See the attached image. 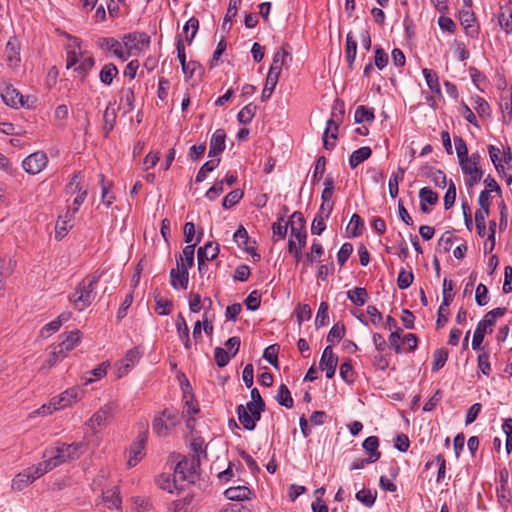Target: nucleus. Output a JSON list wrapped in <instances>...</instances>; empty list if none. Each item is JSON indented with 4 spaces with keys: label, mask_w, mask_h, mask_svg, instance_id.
<instances>
[{
    "label": "nucleus",
    "mask_w": 512,
    "mask_h": 512,
    "mask_svg": "<svg viewBox=\"0 0 512 512\" xmlns=\"http://www.w3.org/2000/svg\"><path fill=\"white\" fill-rule=\"evenodd\" d=\"M99 281V276L94 274L84 278L76 287L74 293L69 297L74 307L78 311H83L95 299V288Z\"/></svg>",
    "instance_id": "1"
},
{
    "label": "nucleus",
    "mask_w": 512,
    "mask_h": 512,
    "mask_svg": "<svg viewBox=\"0 0 512 512\" xmlns=\"http://www.w3.org/2000/svg\"><path fill=\"white\" fill-rule=\"evenodd\" d=\"M178 422V411L176 409L166 408L155 415L152 421V430L157 436L165 437Z\"/></svg>",
    "instance_id": "2"
},
{
    "label": "nucleus",
    "mask_w": 512,
    "mask_h": 512,
    "mask_svg": "<svg viewBox=\"0 0 512 512\" xmlns=\"http://www.w3.org/2000/svg\"><path fill=\"white\" fill-rule=\"evenodd\" d=\"M127 59L130 56H137L149 47L150 36L144 32H132L122 37Z\"/></svg>",
    "instance_id": "3"
},
{
    "label": "nucleus",
    "mask_w": 512,
    "mask_h": 512,
    "mask_svg": "<svg viewBox=\"0 0 512 512\" xmlns=\"http://www.w3.org/2000/svg\"><path fill=\"white\" fill-rule=\"evenodd\" d=\"M200 459L195 456L183 457L176 465L174 473L175 477L181 482L194 483L198 478V468Z\"/></svg>",
    "instance_id": "4"
},
{
    "label": "nucleus",
    "mask_w": 512,
    "mask_h": 512,
    "mask_svg": "<svg viewBox=\"0 0 512 512\" xmlns=\"http://www.w3.org/2000/svg\"><path fill=\"white\" fill-rule=\"evenodd\" d=\"M344 118V109L340 105L339 113L333 111L331 118L327 121L326 128L323 133V145L325 149L332 150L335 147V140L338 136L339 125Z\"/></svg>",
    "instance_id": "5"
},
{
    "label": "nucleus",
    "mask_w": 512,
    "mask_h": 512,
    "mask_svg": "<svg viewBox=\"0 0 512 512\" xmlns=\"http://www.w3.org/2000/svg\"><path fill=\"white\" fill-rule=\"evenodd\" d=\"M479 162L480 155L477 153H473L469 158L459 161L463 173L468 176L466 180V185L468 187H472L477 184L483 176V171L480 169Z\"/></svg>",
    "instance_id": "6"
},
{
    "label": "nucleus",
    "mask_w": 512,
    "mask_h": 512,
    "mask_svg": "<svg viewBox=\"0 0 512 512\" xmlns=\"http://www.w3.org/2000/svg\"><path fill=\"white\" fill-rule=\"evenodd\" d=\"M48 164V157L43 151H36L30 155H28L22 161L23 169L31 174L36 175L40 173Z\"/></svg>",
    "instance_id": "7"
},
{
    "label": "nucleus",
    "mask_w": 512,
    "mask_h": 512,
    "mask_svg": "<svg viewBox=\"0 0 512 512\" xmlns=\"http://www.w3.org/2000/svg\"><path fill=\"white\" fill-rule=\"evenodd\" d=\"M97 46L105 53H112L114 56L122 61L127 60L123 42L121 43L113 37H101L97 39Z\"/></svg>",
    "instance_id": "8"
},
{
    "label": "nucleus",
    "mask_w": 512,
    "mask_h": 512,
    "mask_svg": "<svg viewBox=\"0 0 512 512\" xmlns=\"http://www.w3.org/2000/svg\"><path fill=\"white\" fill-rule=\"evenodd\" d=\"M116 405L113 403L105 404L98 411H96L90 418L88 425L92 429L97 427H105L110 423V419L115 412Z\"/></svg>",
    "instance_id": "9"
},
{
    "label": "nucleus",
    "mask_w": 512,
    "mask_h": 512,
    "mask_svg": "<svg viewBox=\"0 0 512 512\" xmlns=\"http://www.w3.org/2000/svg\"><path fill=\"white\" fill-rule=\"evenodd\" d=\"M147 442V432L140 433L137 439L131 444L129 449V458L127 465L134 467L143 458L145 445Z\"/></svg>",
    "instance_id": "10"
},
{
    "label": "nucleus",
    "mask_w": 512,
    "mask_h": 512,
    "mask_svg": "<svg viewBox=\"0 0 512 512\" xmlns=\"http://www.w3.org/2000/svg\"><path fill=\"white\" fill-rule=\"evenodd\" d=\"M177 268L171 269L170 271V283L173 288L177 289L178 287L182 289H186L189 281V274L187 271V267L183 262V258L176 259Z\"/></svg>",
    "instance_id": "11"
},
{
    "label": "nucleus",
    "mask_w": 512,
    "mask_h": 512,
    "mask_svg": "<svg viewBox=\"0 0 512 512\" xmlns=\"http://www.w3.org/2000/svg\"><path fill=\"white\" fill-rule=\"evenodd\" d=\"M143 352L139 347L128 350L123 359L118 362V377L126 375L141 359Z\"/></svg>",
    "instance_id": "12"
},
{
    "label": "nucleus",
    "mask_w": 512,
    "mask_h": 512,
    "mask_svg": "<svg viewBox=\"0 0 512 512\" xmlns=\"http://www.w3.org/2000/svg\"><path fill=\"white\" fill-rule=\"evenodd\" d=\"M338 357L333 353L332 347L327 346L321 356L319 368L326 372V377L331 379L335 375Z\"/></svg>",
    "instance_id": "13"
},
{
    "label": "nucleus",
    "mask_w": 512,
    "mask_h": 512,
    "mask_svg": "<svg viewBox=\"0 0 512 512\" xmlns=\"http://www.w3.org/2000/svg\"><path fill=\"white\" fill-rule=\"evenodd\" d=\"M290 57V53L284 47L278 50L273 57L272 64L268 72V83L273 84L275 78L280 77L282 67L285 65L286 58Z\"/></svg>",
    "instance_id": "14"
},
{
    "label": "nucleus",
    "mask_w": 512,
    "mask_h": 512,
    "mask_svg": "<svg viewBox=\"0 0 512 512\" xmlns=\"http://www.w3.org/2000/svg\"><path fill=\"white\" fill-rule=\"evenodd\" d=\"M5 60L9 67L16 68L20 63L19 43L16 38H11L5 47Z\"/></svg>",
    "instance_id": "15"
},
{
    "label": "nucleus",
    "mask_w": 512,
    "mask_h": 512,
    "mask_svg": "<svg viewBox=\"0 0 512 512\" xmlns=\"http://www.w3.org/2000/svg\"><path fill=\"white\" fill-rule=\"evenodd\" d=\"M493 324L491 323V320H488L484 317L479 323L477 324V327L474 331L473 339H472V348L474 350H480L481 344L484 340L486 332L489 330L492 331Z\"/></svg>",
    "instance_id": "16"
},
{
    "label": "nucleus",
    "mask_w": 512,
    "mask_h": 512,
    "mask_svg": "<svg viewBox=\"0 0 512 512\" xmlns=\"http://www.w3.org/2000/svg\"><path fill=\"white\" fill-rule=\"evenodd\" d=\"M78 399V390L75 388L64 391L60 396L52 399L53 409L59 410L70 406Z\"/></svg>",
    "instance_id": "17"
},
{
    "label": "nucleus",
    "mask_w": 512,
    "mask_h": 512,
    "mask_svg": "<svg viewBox=\"0 0 512 512\" xmlns=\"http://www.w3.org/2000/svg\"><path fill=\"white\" fill-rule=\"evenodd\" d=\"M226 132L224 129H217L210 140V148L208 155L215 157L221 154L225 149Z\"/></svg>",
    "instance_id": "18"
},
{
    "label": "nucleus",
    "mask_w": 512,
    "mask_h": 512,
    "mask_svg": "<svg viewBox=\"0 0 512 512\" xmlns=\"http://www.w3.org/2000/svg\"><path fill=\"white\" fill-rule=\"evenodd\" d=\"M219 254V246L217 243L208 242L205 246L200 247L197 251L198 265L201 267L207 260H213Z\"/></svg>",
    "instance_id": "19"
},
{
    "label": "nucleus",
    "mask_w": 512,
    "mask_h": 512,
    "mask_svg": "<svg viewBox=\"0 0 512 512\" xmlns=\"http://www.w3.org/2000/svg\"><path fill=\"white\" fill-rule=\"evenodd\" d=\"M43 457L46 458L52 470L69 460V455L64 454V450H62L60 446L46 450Z\"/></svg>",
    "instance_id": "20"
},
{
    "label": "nucleus",
    "mask_w": 512,
    "mask_h": 512,
    "mask_svg": "<svg viewBox=\"0 0 512 512\" xmlns=\"http://www.w3.org/2000/svg\"><path fill=\"white\" fill-rule=\"evenodd\" d=\"M1 97L8 106L18 107L19 105H24L23 96L12 85L6 86L1 93Z\"/></svg>",
    "instance_id": "21"
},
{
    "label": "nucleus",
    "mask_w": 512,
    "mask_h": 512,
    "mask_svg": "<svg viewBox=\"0 0 512 512\" xmlns=\"http://www.w3.org/2000/svg\"><path fill=\"white\" fill-rule=\"evenodd\" d=\"M176 329H177L178 336H179L180 340L182 341L184 347L186 349H190L191 341H190V337H189V328H188L185 318L183 317V315L181 313L178 314V316H177Z\"/></svg>",
    "instance_id": "22"
},
{
    "label": "nucleus",
    "mask_w": 512,
    "mask_h": 512,
    "mask_svg": "<svg viewBox=\"0 0 512 512\" xmlns=\"http://www.w3.org/2000/svg\"><path fill=\"white\" fill-rule=\"evenodd\" d=\"M250 494L251 491L246 486L230 487L224 492L225 497L233 501H243L249 499Z\"/></svg>",
    "instance_id": "23"
},
{
    "label": "nucleus",
    "mask_w": 512,
    "mask_h": 512,
    "mask_svg": "<svg viewBox=\"0 0 512 512\" xmlns=\"http://www.w3.org/2000/svg\"><path fill=\"white\" fill-rule=\"evenodd\" d=\"M362 446L369 453L370 461L376 462L381 457V453L378 451L379 440L376 436L366 438Z\"/></svg>",
    "instance_id": "24"
},
{
    "label": "nucleus",
    "mask_w": 512,
    "mask_h": 512,
    "mask_svg": "<svg viewBox=\"0 0 512 512\" xmlns=\"http://www.w3.org/2000/svg\"><path fill=\"white\" fill-rule=\"evenodd\" d=\"M33 482V476H31L28 469H25L14 477L12 480V488L14 490L21 491Z\"/></svg>",
    "instance_id": "25"
},
{
    "label": "nucleus",
    "mask_w": 512,
    "mask_h": 512,
    "mask_svg": "<svg viewBox=\"0 0 512 512\" xmlns=\"http://www.w3.org/2000/svg\"><path fill=\"white\" fill-rule=\"evenodd\" d=\"M103 502L107 505L108 508L119 509L121 506V498L119 496V490L117 487H113L103 492Z\"/></svg>",
    "instance_id": "26"
},
{
    "label": "nucleus",
    "mask_w": 512,
    "mask_h": 512,
    "mask_svg": "<svg viewBox=\"0 0 512 512\" xmlns=\"http://www.w3.org/2000/svg\"><path fill=\"white\" fill-rule=\"evenodd\" d=\"M179 482L181 481L179 478L175 477V474L173 475V478L166 474H161L157 478V484L159 487L163 490H167L170 493H172L175 489H182V486L178 487Z\"/></svg>",
    "instance_id": "27"
},
{
    "label": "nucleus",
    "mask_w": 512,
    "mask_h": 512,
    "mask_svg": "<svg viewBox=\"0 0 512 512\" xmlns=\"http://www.w3.org/2000/svg\"><path fill=\"white\" fill-rule=\"evenodd\" d=\"M422 73L425 77V80H426V83L429 87V89L435 93V94H438L440 95L441 94V88H440V83H439V78H438V75L435 71L431 70V69H428V68H424L422 70Z\"/></svg>",
    "instance_id": "28"
},
{
    "label": "nucleus",
    "mask_w": 512,
    "mask_h": 512,
    "mask_svg": "<svg viewBox=\"0 0 512 512\" xmlns=\"http://www.w3.org/2000/svg\"><path fill=\"white\" fill-rule=\"evenodd\" d=\"M347 298L355 305L362 306L368 299V293L365 288L355 287L347 292Z\"/></svg>",
    "instance_id": "29"
},
{
    "label": "nucleus",
    "mask_w": 512,
    "mask_h": 512,
    "mask_svg": "<svg viewBox=\"0 0 512 512\" xmlns=\"http://www.w3.org/2000/svg\"><path fill=\"white\" fill-rule=\"evenodd\" d=\"M371 153V149L367 146L355 150L349 158L351 168L357 167L360 163L368 159L371 156Z\"/></svg>",
    "instance_id": "30"
},
{
    "label": "nucleus",
    "mask_w": 512,
    "mask_h": 512,
    "mask_svg": "<svg viewBox=\"0 0 512 512\" xmlns=\"http://www.w3.org/2000/svg\"><path fill=\"white\" fill-rule=\"evenodd\" d=\"M405 174V169L399 167L397 172L392 174V176L389 179L388 188H389V194L392 198H396L399 192V183L403 181Z\"/></svg>",
    "instance_id": "31"
},
{
    "label": "nucleus",
    "mask_w": 512,
    "mask_h": 512,
    "mask_svg": "<svg viewBox=\"0 0 512 512\" xmlns=\"http://www.w3.org/2000/svg\"><path fill=\"white\" fill-rule=\"evenodd\" d=\"M118 75V69L113 63H108L103 66L100 71V81L105 85H111L113 79Z\"/></svg>",
    "instance_id": "32"
},
{
    "label": "nucleus",
    "mask_w": 512,
    "mask_h": 512,
    "mask_svg": "<svg viewBox=\"0 0 512 512\" xmlns=\"http://www.w3.org/2000/svg\"><path fill=\"white\" fill-rule=\"evenodd\" d=\"M357 52V42L354 39L352 33H348L346 37V48H345V56L348 62L349 67L353 66V63L356 58Z\"/></svg>",
    "instance_id": "33"
},
{
    "label": "nucleus",
    "mask_w": 512,
    "mask_h": 512,
    "mask_svg": "<svg viewBox=\"0 0 512 512\" xmlns=\"http://www.w3.org/2000/svg\"><path fill=\"white\" fill-rule=\"evenodd\" d=\"M277 402L286 408H292L293 407V398L291 396V393L288 389V387L285 384H281L278 388L277 395H276Z\"/></svg>",
    "instance_id": "34"
},
{
    "label": "nucleus",
    "mask_w": 512,
    "mask_h": 512,
    "mask_svg": "<svg viewBox=\"0 0 512 512\" xmlns=\"http://www.w3.org/2000/svg\"><path fill=\"white\" fill-rule=\"evenodd\" d=\"M73 216H71L70 210H68L64 217H59L56 223V238H62L66 235L69 228L72 227V225H69L71 222Z\"/></svg>",
    "instance_id": "35"
},
{
    "label": "nucleus",
    "mask_w": 512,
    "mask_h": 512,
    "mask_svg": "<svg viewBox=\"0 0 512 512\" xmlns=\"http://www.w3.org/2000/svg\"><path fill=\"white\" fill-rule=\"evenodd\" d=\"M448 359V350L446 348L437 349L433 354L432 371L437 372L444 367Z\"/></svg>",
    "instance_id": "36"
},
{
    "label": "nucleus",
    "mask_w": 512,
    "mask_h": 512,
    "mask_svg": "<svg viewBox=\"0 0 512 512\" xmlns=\"http://www.w3.org/2000/svg\"><path fill=\"white\" fill-rule=\"evenodd\" d=\"M347 230L353 237H357L362 234L364 230V222L358 214L352 215Z\"/></svg>",
    "instance_id": "37"
},
{
    "label": "nucleus",
    "mask_w": 512,
    "mask_h": 512,
    "mask_svg": "<svg viewBox=\"0 0 512 512\" xmlns=\"http://www.w3.org/2000/svg\"><path fill=\"white\" fill-rule=\"evenodd\" d=\"M237 415L240 423L246 430H254V423L251 419V412L247 411V409L244 408V405H239L237 407Z\"/></svg>",
    "instance_id": "38"
},
{
    "label": "nucleus",
    "mask_w": 512,
    "mask_h": 512,
    "mask_svg": "<svg viewBox=\"0 0 512 512\" xmlns=\"http://www.w3.org/2000/svg\"><path fill=\"white\" fill-rule=\"evenodd\" d=\"M256 110H257L256 105L249 103L248 105H246L244 108H242L239 111V113L237 115L238 121L242 124H249L252 121V119L256 113Z\"/></svg>",
    "instance_id": "39"
},
{
    "label": "nucleus",
    "mask_w": 512,
    "mask_h": 512,
    "mask_svg": "<svg viewBox=\"0 0 512 512\" xmlns=\"http://www.w3.org/2000/svg\"><path fill=\"white\" fill-rule=\"evenodd\" d=\"M103 120V129L105 131V135L107 136L110 133V131L114 128L116 122V112L114 109H111L110 105H108L104 111Z\"/></svg>",
    "instance_id": "40"
},
{
    "label": "nucleus",
    "mask_w": 512,
    "mask_h": 512,
    "mask_svg": "<svg viewBox=\"0 0 512 512\" xmlns=\"http://www.w3.org/2000/svg\"><path fill=\"white\" fill-rule=\"evenodd\" d=\"M374 120V112L372 109L361 105L356 108L355 121L357 123L372 122Z\"/></svg>",
    "instance_id": "41"
},
{
    "label": "nucleus",
    "mask_w": 512,
    "mask_h": 512,
    "mask_svg": "<svg viewBox=\"0 0 512 512\" xmlns=\"http://www.w3.org/2000/svg\"><path fill=\"white\" fill-rule=\"evenodd\" d=\"M328 322V304L326 302H321L315 318V326L317 328L324 327L328 324Z\"/></svg>",
    "instance_id": "42"
},
{
    "label": "nucleus",
    "mask_w": 512,
    "mask_h": 512,
    "mask_svg": "<svg viewBox=\"0 0 512 512\" xmlns=\"http://www.w3.org/2000/svg\"><path fill=\"white\" fill-rule=\"evenodd\" d=\"M324 249L319 242L314 241L310 252L306 254V264H313L319 261L320 257L323 255Z\"/></svg>",
    "instance_id": "43"
},
{
    "label": "nucleus",
    "mask_w": 512,
    "mask_h": 512,
    "mask_svg": "<svg viewBox=\"0 0 512 512\" xmlns=\"http://www.w3.org/2000/svg\"><path fill=\"white\" fill-rule=\"evenodd\" d=\"M199 28V21L195 17H191L185 24L183 30L186 34V41L190 44L194 39Z\"/></svg>",
    "instance_id": "44"
},
{
    "label": "nucleus",
    "mask_w": 512,
    "mask_h": 512,
    "mask_svg": "<svg viewBox=\"0 0 512 512\" xmlns=\"http://www.w3.org/2000/svg\"><path fill=\"white\" fill-rule=\"evenodd\" d=\"M154 299L156 302L155 310L159 315H168L171 313L173 306L171 301L159 297V294H155Z\"/></svg>",
    "instance_id": "45"
},
{
    "label": "nucleus",
    "mask_w": 512,
    "mask_h": 512,
    "mask_svg": "<svg viewBox=\"0 0 512 512\" xmlns=\"http://www.w3.org/2000/svg\"><path fill=\"white\" fill-rule=\"evenodd\" d=\"M233 238L239 247L244 248L248 252L251 251L250 248L248 247V240H249L248 232L243 226H240L236 230V232L233 235Z\"/></svg>",
    "instance_id": "46"
},
{
    "label": "nucleus",
    "mask_w": 512,
    "mask_h": 512,
    "mask_svg": "<svg viewBox=\"0 0 512 512\" xmlns=\"http://www.w3.org/2000/svg\"><path fill=\"white\" fill-rule=\"evenodd\" d=\"M15 265H16V262L12 258L0 259V282L3 279L8 278L12 274Z\"/></svg>",
    "instance_id": "47"
},
{
    "label": "nucleus",
    "mask_w": 512,
    "mask_h": 512,
    "mask_svg": "<svg viewBox=\"0 0 512 512\" xmlns=\"http://www.w3.org/2000/svg\"><path fill=\"white\" fill-rule=\"evenodd\" d=\"M420 201L429 205H435L438 202V194L430 187H423L419 191Z\"/></svg>",
    "instance_id": "48"
},
{
    "label": "nucleus",
    "mask_w": 512,
    "mask_h": 512,
    "mask_svg": "<svg viewBox=\"0 0 512 512\" xmlns=\"http://www.w3.org/2000/svg\"><path fill=\"white\" fill-rule=\"evenodd\" d=\"M278 353L279 345L273 344L264 350L263 358L266 359L273 367L278 368Z\"/></svg>",
    "instance_id": "49"
},
{
    "label": "nucleus",
    "mask_w": 512,
    "mask_h": 512,
    "mask_svg": "<svg viewBox=\"0 0 512 512\" xmlns=\"http://www.w3.org/2000/svg\"><path fill=\"white\" fill-rule=\"evenodd\" d=\"M243 197V192L240 189H235L228 193L222 202V206L225 209H229L232 206L236 205Z\"/></svg>",
    "instance_id": "50"
},
{
    "label": "nucleus",
    "mask_w": 512,
    "mask_h": 512,
    "mask_svg": "<svg viewBox=\"0 0 512 512\" xmlns=\"http://www.w3.org/2000/svg\"><path fill=\"white\" fill-rule=\"evenodd\" d=\"M79 340V331H72L69 334H67L65 340H63L58 346L62 347V349H64V351L67 353L76 346Z\"/></svg>",
    "instance_id": "51"
},
{
    "label": "nucleus",
    "mask_w": 512,
    "mask_h": 512,
    "mask_svg": "<svg viewBox=\"0 0 512 512\" xmlns=\"http://www.w3.org/2000/svg\"><path fill=\"white\" fill-rule=\"evenodd\" d=\"M34 481L52 470L47 460L38 463L36 466L27 468Z\"/></svg>",
    "instance_id": "52"
},
{
    "label": "nucleus",
    "mask_w": 512,
    "mask_h": 512,
    "mask_svg": "<svg viewBox=\"0 0 512 512\" xmlns=\"http://www.w3.org/2000/svg\"><path fill=\"white\" fill-rule=\"evenodd\" d=\"M376 492L371 490L362 489L356 493V499L363 503L365 506L370 507L376 500Z\"/></svg>",
    "instance_id": "53"
},
{
    "label": "nucleus",
    "mask_w": 512,
    "mask_h": 512,
    "mask_svg": "<svg viewBox=\"0 0 512 512\" xmlns=\"http://www.w3.org/2000/svg\"><path fill=\"white\" fill-rule=\"evenodd\" d=\"M345 334V327L343 324L336 323L330 329L327 335V341L330 343H334L335 341H340Z\"/></svg>",
    "instance_id": "54"
},
{
    "label": "nucleus",
    "mask_w": 512,
    "mask_h": 512,
    "mask_svg": "<svg viewBox=\"0 0 512 512\" xmlns=\"http://www.w3.org/2000/svg\"><path fill=\"white\" fill-rule=\"evenodd\" d=\"M414 276L411 271H405L402 269L397 278V285L399 289H407L413 282Z\"/></svg>",
    "instance_id": "55"
},
{
    "label": "nucleus",
    "mask_w": 512,
    "mask_h": 512,
    "mask_svg": "<svg viewBox=\"0 0 512 512\" xmlns=\"http://www.w3.org/2000/svg\"><path fill=\"white\" fill-rule=\"evenodd\" d=\"M248 310L255 311L259 308L261 303V294L254 290L252 291L244 301Z\"/></svg>",
    "instance_id": "56"
},
{
    "label": "nucleus",
    "mask_w": 512,
    "mask_h": 512,
    "mask_svg": "<svg viewBox=\"0 0 512 512\" xmlns=\"http://www.w3.org/2000/svg\"><path fill=\"white\" fill-rule=\"evenodd\" d=\"M500 27L507 33L512 32V13L502 11L498 17Z\"/></svg>",
    "instance_id": "57"
},
{
    "label": "nucleus",
    "mask_w": 512,
    "mask_h": 512,
    "mask_svg": "<svg viewBox=\"0 0 512 512\" xmlns=\"http://www.w3.org/2000/svg\"><path fill=\"white\" fill-rule=\"evenodd\" d=\"M475 301L479 306H484L488 303V288L486 285L478 284L475 291Z\"/></svg>",
    "instance_id": "58"
},
{
    "label": "nucleus",
    "mask_w": 512,
    "mask_h": 512,
    "mask_svg": "<svg viewBox=\"0 0 512 512\" xmlns=\"http://www.w3.org/2000/svg\"><path fill=\"white\" fill-rule=\"evenodd\" d=\"M66 357V352L62 347H55L54 350L49 354L46 364L48 367L54 366L58 361Z\"/></svg>",
    "instance_id": "59"
},
{
    "label": "nucleus",
    "mask_w": 512,
    "mask_h": 512,
    "mask_svg": "<svg viewBox=\"0 0 512 512\" xmlns=\"http://www.w3.org/2000/svg\"><path fill=\"white\" fill-rule=\"evenodd\" d=\"M456 200V187L453 181H450L448 185V189L444 195V207L445 209H450Z\"/></svg>",
    "instance_id": "60"
},
{
    "label": "nucleus",
    "mask_w": 512,
    "mask_h": 512,
    "mask_svg": "<svg viewBox=\"0 0 512 512\" xmlns=\"http://www.w3.org/2000/svg\"><path fill=\"white\" fill-rule=\"evenodd\" d=\"M295 312L299 325H301L305 320H309L312 315V310L308 304L298 305Z\"/></svg>",
    "instance_id": "61"
},
{
    "label": "nucleus",
    "mask_w": 512,
    "mask_h": 512,
    "mask_svg": "<svg viewBox=\"0 0 512 512\" xmlns=\"http://www.w3.org/2000/svg\"><path fill=\"white\" fill-rule=\"evenodd\" d=\"M214 357H215V361H216L217 365L219 367H224L229 363L230 358L232 356L229 355V353L225 349H223L221 347H217V348H215V351H214Z\"/></svg>",
    "instance_id": "62"
},
{
    "label": "nucleus",
    "mask_w": 512,
    "mask_h": 512,
    "mask_svg": "<svg viewBox=\"0 0 512 512\" xmlns=\"http://www.w3.org/2000/svg\"><path fill=\"white\" fill-rule=\"evenodd\" d=\"M353 252V246L351 243H344L338 254H337V260L340 266H343L348 258L350 257L351 253Z\"/></svg>",
    "instance_id": "63"
},
{
    "label": "nucleus",
    "mask_w": 512,
    "mask_h": 512,
    "mask_svg": "<svg viewBox=\"0 0 512 512\" xmlns=\"http://www.w3.org/2000/svg\"><path fill=\"white\" fill-rule=\"evenodd\" d=\"M94 66L93 57H85L81 60L80 64L75 68V70L82 75V80L86 77L88 71Z\"/></svg>",
    "instance_id": "64"
}]
</instances>
